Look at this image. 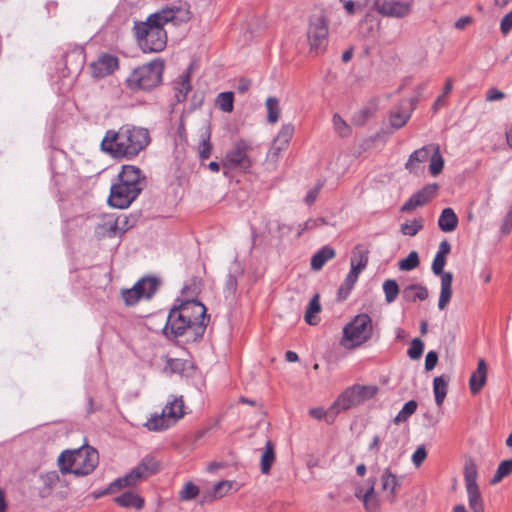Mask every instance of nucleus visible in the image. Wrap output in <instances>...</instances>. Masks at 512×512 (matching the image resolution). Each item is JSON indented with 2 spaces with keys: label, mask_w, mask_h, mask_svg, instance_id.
Returning <instances> with one entry per match:
<instances>
[{
  "label": "nucleus",
  "mask_w": 512,
  "mask_h": 512,
  "mask_svg": "<svg viewBox=\"0 0 512 512\" xmlns=\"http://www.w3.org/2000/svg\"><path fill=\"white\" fill-rule=\"evenodd\" d=\"M191 18L189 9L171 6L163 7L150 14L146 20H135L132 33L137 46L143 53H159L167 46V31L165 26L172 23L180 26Z\"/></svg>",
  "instance_id": "1"
},
{
  "label": "nucleus",
  "mask_w": 512,
  "mask_h": 512,
  "mask_svg": "<svg viewBox=\"0 0 512 512\" xmlns=\"http://www.w3.org/2000/svg\"><path fill=\"white\" fill-rule=\"evenodd\" d=\"M150 143L147 129L124 125L118 131L107 130L100 149L114 159L132 160Z\"/></svg>",
  "instance_id": "2"
},
{
  "label": "nucleus",
  "mask_w": 512,
  "mask_h": 512,
  "mask_svg": "<svg viewBox=\"0 0 512 512\" xmlns=\"http://www.w3.org/2000/svg\"><path fill=\"white\" fill-rule=\"evenodd\" d=\"M99 464V454L91 446L65 450L58 457V466L62 474H74L77 477L91 474Z\"/></svg>",
  "instance_id": "3"
},
{
  "label": "nucleus",
  "mask_w": 512,
  "mask_h": 512,
  "mask_svg": "<svg viewBox=\"0 0 512 512\" xmlns=\"http://www.w3.org/2000/svg\"><path fill=\"white\" fill-rule=\"evenodd\" d=\"M165 62L156 58L136 67L126 79L127 87L132 91H151L162 83Z\"/></svg>",
  "instance_id": "4"
},
{
  "label": "nucleus",
  "mask_w": 512,
  "mask_h": 512,
  "mask_svg": "<svg viewBox=\"0 0 512 512\" xmlns=\"http://www.w3.org/2000/svg\"><path fill=\"white\" fill-rule=\"evenodd\" d=\"M207 323L190 322L179 309L174 306L170 309L163 333L167 338H178L190 335L193 341L201 339L205 333Z\"/></svg>",
  "instance_id": "5"
},
{
  "label": "nucleus",
  "mask_w": 512,
  "mask_h": 512,
  "mask_svg": "<svg viewBox=\"0 0 512 512\" xmlns=\"http://www.w3.org/2000/svg\"><path fill=\"white\" fill-rule=\"evenodd\" d=\"M372 319L368 314H359L343 328L341 345L354 349L367 342L372 336Z\"/></svg>",
  "instance_id": "6"
},
{
  "label": "nucleus",
  "mask_w": 512,
  "mask_h": 512,
  "mask_svg": "<svg viewBox=\"0 0 512 512\" xmlns=\"http://www.w3.org/2000/svg\"><path fill=\"white\" fill-rule=\"evenodd\" d=\"M328 36L329 24L325 15L323 13L312 15L307 29L310 52L315 55L324 53L329 42Z\"/></svg>",
  "instance_id": "7"
},
{
  "label": "nucleus",
  "mask_w": 512,
  "mask_h": 512,
  "mask_svg": "<svg viewBox=\"0 0 512 512\" xmlns=\"http://www.w3.org/2000/svg\"><path fill=\"white\" fill-rule=\"evenodd\" d=\"M463 474L468 495L469 507L473 512H485L483 499L477 484V465L473 459L470 458L465 462Z\"/></svg>",
  "instance_id": "8"
},
{
  "label": "nucleus",
  "mask_w": 512,
  "mask_h": 512,
  "mask_svg": "<svg viewBox=\"0 0 512 512\" xmlns=\"http://www.w3.org/2000/svg\"><path fill=\"white\" fill-rule=\"evenodd\" d=\"M446 256L436 254L432 262V272L436 276L441 277V291L438 301V308L444 310L449 304L452 297V281L453 275L451 272H445Z\"/></svg>",
  "instance_id": "9"
},
{
  "label": "nucleus",
  "mask_w": 512,
  "mask_h": 512,
  "mask_svg": "<svg viewBox=\"0 0 512 512\" xmlns=\"http://www.w3.org/2000/svg\"><path fill=\"white\" fill-rule=\"evenodd\" d=\"M250 149V145L245 140H238L227 152L223 166L230 169L248 170L251 167V160L248 157Z\"/></svg>",
  "instance_id": "10"
},
{
  "label": "nucleus",
  "mask_w": 512,
  "mask_h": 512,
  "mask_svg": "<svg viewBox=\"0 0 512 512\" xmlns=\"http://www.w3.org/2000/svg\"><path fill=\"white\" fill-rule=\"evenodd\" d=\"M376 11L386 17L403 18L411 13L412 5L410 2L393 0H376L374 2Z\"/></svg>",
  "instance_id": "11"
},
{
  "label": "nucleus",
  "mask_w": 512,
  "mask_h": 512,
  "mask_svg": "<svg viewBox=\"0 0 512 512\" xmlns=\"http://www.w3.org/2000/svg\"><path fill=\"white\" fill-rule=\"evenodd\" d=\"M138 196L137 189L130 190L129 188H124L114 183L110 189L108 204L114 208L125 209L128 208Z\"/></svg>",
  "instance_id": "12"
},
{
  "label": "nucleus",
  "mask_w": 512,
  "mask_h": 512,
  "mask_svg": "<svg viewBox=\"0 0 512 512\" xmlns=\"http://www.w3.org/2000/svg\"><path fill=\"white\" fill-rule=\"evenodd\" d=\"M145 282L147 281L138 280L132 288L121 290L122 299L127 306L135 305L141 298L150 299L156 293L157 283L155 281H150L149 293H144L143 284Z\"/></svg>",
  "instance_id": "13"
},
{
  "label": "nucleus",
  "mask_w": 512,
  "mask_h": 512,
  "mask_svg": "<svg viewBox=\"0 0 512 512\" xmlns=\"http://www.w3.org/2000/svg\"><path fill=\"white\" fill-rule=\"evenodd\" d=\"M119 68L118 57L105 53L90 64L91 75L100 79L113 74Z\"/></svg>",
  "instance_id": "14"
},
{
  "label": "nucleus",
  "mask_w": 512,
  "mask_h": 512,
  "mask_svg": "<svg viewBox=\"0 0 512 512\" xmlns=\"http://www.w3.org/2000/svg\"><path fill=\"white\" fill-rule=\"evenodd\" d=\"M439 189L437 183L424 186L421 190L414 193L401 207L402 212H410L413 209L423 206L434 198Z\"/></svg>",
  "instance_id": "15"
},
{
  "label": "nucleus",
  "mask_w": 512,
  "mask_h": 512,
  "mask_svg": "<svg viewBox=\"0 0 512 512\" xmlns=\"http://www.w3.org/2000/svg\"><path fill=\"white\" fill-rule=\"evenodd\" d=\"M403 477L394 474L390 468H386L381 475V486L385 492V500L390 504L397 501L399 488L402 484Z\"/></svg>",
  "instance_id": "16"
},
{
  "label": "nucleus",
  "mask_w": 512,
  "mask_h": 512,
  "mask_svg": "<svg viewBox=\"0 0 512 512\" xmlns=\"http://www.w3.org/2000/svg\"><path fill=\"white\" fill-rule=\"evenodd\" d=\"M190 322L207 323L206 307L197 300H186L176 306Z\"/></svg>",
  "instance_id": "17"
},
{
  "label": "nucleus",
  "mask_w": 512,
  "mask_h": 512,
  "mask_svg": "<svg viewBox=\"0 0 512 512\" xmlns=\"http://www.w3.org/2000/svg\"><path fill=\"white\" fill-rule=\"evenodd\" d=\"M487 364L484 359L478 361L477 369L472 373L469 379V386L472 394H478L486 384Z\"/></svg>",
  "instance_id": "18"
},
{
  "label": "nucleus",
  "mask_w": 512,
  "mask_h": 512,
  "mask_svg": "<svg viewBox=\"0 0 512 512\" xmlns=\"http://www.w3.org/2000/svg\"><path fill=\"white\" fill-rule=\"evenodd\" d=\"M359 405V400L356 398V393L353 387H348L334 402L332 410H336L334 415L340 411L348 410L354 406Z\"/></svg>",
  "instance_id": "19"
},
{
  "label": "nucleus",
  "mask_w": 512,
  "mask_h": 512,
  "mask_svg": "<svg viewBox=\"0 0 512 512\" xmlns=\"http://www.w3.org/2000/svg\"><path fill=\"white\" fill-rule=\"evenodd\" d=\"M336 256V251L329 245L320 248L311 258V269L320 271L323 266Z\"/></svg>",
  "instance_id": "20"
},
{
  "label": "nucleus",
  "mask_w": 512,
  "mask_h": 512,
  "mask_svg": "<svg viewBox=\"0 0 512 512\" xmlns=\"http://www.w3.org/2000/svg\"><path fill=\"white\" fill-rule=\"evenodd\" d=\"M369 487L365 491V499L362 503L366 512H378L380 510V500L375 492V478L368 479Z\"/></svg>",
  "instance_id": "21"
},
{
  "label": "nucleus",
  "mask_w": 512,
  "mask_h": 512,
  "mask_svg": "<svg viewBox=\"0 0 512 512\" xmlns=\"http://www.w3.org/2000/svg\"><path fill=\"white\" fill-rule=\"evenodd\" d=\"M458 216L452 208H444L438 219V226L443 232H452L458 226Z\"/></svg>",
  "instance_id": "22"
},
{
  "label": "nucleus",
  "mask_w": 512,
  "mask_h": 512,
  "mask_svg": "<svg viewBox=\"0 0 512 512\" xmlns=\"http://www.w3.org/2000/svg\"><path fill=\"white\" fill-rule=\"evenodd\" d=\"M118 179H125L127 181L135 182V184H140V186L143 188L146 184V178L142 171L133 165L122 166V170L118 174Z\"/></svg>",
  "instance_id": "23"
},
{
  "label": "nucleus",
  "mask_w": 512,
  "mask_h": 512,
  "mask_svg": "<svg viewBox=\"0 0 512 512\" xmlns=\"http://www.w3.org/2000/svg\"><path fill=\"white\" fill-rule=\"evenodd\" d=\"M184 402L182 397L174 398L172 401L168 402L166 406L163 408L164 414L171 420L172 424L176 423L180 418L184 415Z\"/></svg>",
  "instance_id": "24"
},
{
  "label": "nucleus",
  "mask_w": 512,
  "mask_h": 512,
  "mask_svg": "<svg viewBox=\"0 0 512 512\" xmlns=\"http://www.w3.org/2000/svg\"><path fill=\"white\" fill-rule=\"evenodd\" d=\"M449 380V376L445 374L435 377L433 380V392L438 406H441L445 400Z\"/></svg>",
  "instance_id": "25"
},
{
  "label": "nucleus",
  "mask_w": 512,
  "mask_h": 512,
  "mask_svg": "<svg viewBox=\"0 0 512 512\" xmlns=\"http://www.w3.org/2000/svg\"><path fill=\"white\" fill-rule=\"evenodd\" d=\"M114 501L122 507H134L140 510L144 506V499L131 491L124 492L123 494L115 497Z\"/></svg>",
  "instance_id": "26"
},
{
  "label": "nucleus",
  "mask_w": 512,
  "mask_h": 512,
  "mask_svg": "<svg viewBox=\"0 0 512 512\" xmlns=\"http://www.w3.org/2000/svg\"><path fill=\"white\" fill-rule=\"evenodd\" d=\"M321 312L320 295L316 293L310 300L304 315L309 325H317L320 321L318 314Z\"/></svg>",
  "instance_id": "27"
},
{
  "label": "nucleus",
  "mask_w": 512,
  "mask_h": 512,
  "mask_svg": "<svg viewBox=\"0 0 512 512\" xmlns=\"http://www.w3.org/2000/svg\"><path fill=\"white\" fill-rule=\"evenodd\" d=\"M43 486L39 489V496L46 498L51 495L54 487L60 480V477L56 471H50L40 476Z\"/></svg>",
  "instance_id": "28"
},
{
  "label": "nucleus",
  "mask_w": 512,
  "mask_h": 512,
  "mask_svg": "<svg viewBox=\"0 0 512 512\" xmlns=\"http://www.w3.org/2000/svg\"><path fill=\"white\" fill-rule=\"evenodd\" d=\"M435 145H427L423 146L418 150H415L410 156L408 161L405 164L406 169L409 171L415 170L416 163L425 162L430 157L431 149H433Z\"/></svg>",
  "instance_id": "29"
},
{
  "label": "nucleus",
  "mask_w": 512,
  "mask_h": 512,
  "mask_svg": "<svg viewBox=\"0 0 512 512\" xmlns=\"http://www.w3.org/2000/svg\"><path fill=\"white\" fill-rule=\"evenodd\" d=\"M403 298L412 302L416 299L424 301L428 298V290L421 284H411L403 290Z\"/></svg>",
  "instance_id": "30"
},
{
  "label": "nucleus",
  "mask_w": 512,
  "mask_h": 512,
  "mask_svg": "<svg viewBox=\"0 0 512 512\" xmlns=\"http://www.w3.org/2000/svg\"><path fill=\"white\" fill-rule=\"evenodd\" d=\"M159 466V461L155 457L146 455L142 458L136 468L141 472V474H143L144 478L146 479L147 477L157 473Z\"/></svg>",
  "instance_id": "31"
},
{
  "label": "nucleus",
  "mask_w": 512,
  "mask_h": 512,
  "mask_svg": "<svg viewBox=\"0 0 512 512\" xmlns=\"http://www.w3.org/2000/svg\"><path fill=\"white\" fill-rule=\"evenodd\" d=\"M171 420L162 411L161 414H155L145 423V426L150 431H163L172 426Z\"/></svg>",
  "instance_id": "32"
},
{
  "label": "nucleus",
  "mask_w": 512,
  "mask_h": 512,
  "mask_svg": "<svg viewBox=\"0 0 512 512\" xmlns=\"http://www.w3.org/2000/svg\"><path fill=\"white\" fill-rule=\"evenodd\" d=\"M191 90L190 74L189 72L183 73L179 76V82L175 87V99L178 103L184 102Z\"/></svg>",
  "instance_id": "33"
},
{
  "label": "nucleus",
  "mask_w": 512,
  "mask_h": 512,
  "mask_svg": "<svg viewBox=\"0 0 512 512\" xmlns=\"http://www.w3.org/2000/svg\"><path fill=\"white\" fill-rule=\"evenodd\" d=\"M275 461L274 445L271 440L265 443V449L261 456V472L265 475L270 473L272 464Z\"/></svg>",
  "instance_id": "34"
},
{
  "label": "nucleus",
  "mask_w": 512,
  "mask_h": 512,
  "mask_svg": "<svg viewBox=\"0 0 512 512\" xmlns=\"http://www.w3.org/2000/svg\"><path fill=\"white\" fill-rule=\"evenodd\" d=\"M368 260L369 251L363 246L357 245L353 251V256L351 257V266L354 265L355 268L362 271L366 268Z\"/></svg>",
  "instance_id": "35"
},
{
  "label": "nucleus",
  "mask_w": 512,
  "mask_h": 512,
  "mask_svg": "<svg viewBox=\"0 0 512 512\" xmlns=\"http://www.w3.org/2000/svg\"><path fill=\"white\" fill-rule=\"evenodd\" d=\"M376 110V105L374 103H370L354 114L352 122L357 126H363L368 119L375 115Z\"/></svg>",
  "instance_id": "36"
},
{
  "label": "nucleus",
  "mask_w": 512,
  "mask_h": 512,
  "mask_svg": "<svg viewBox=\"0 0 512 512\" xmlns=\"http://www.w3.org/2000/svg\"><path fill=\"white\" fill-rule=\"evenodd\" d=\"M210 129L207 127L200 135V143L198 146V154L201 161L210 157L212 151V144L210 143Z\"/></svg>",
  "instance_id": "37"
},
{
  "label": "nucleus",
  "mask_w": 512,
  "mask_h": 512,
  "mask_svg": "<svg viewBox=\"0 0 512 512\" xmlns=\"http://www.w3.org/2000/svg\"><path fill=\"white\" fill-rule=\"evenodd\" d=\"M355 393H356V398L357 400H359V405L371 398H373L377 392H378V387L375 386V385H353L352 386Z\"/></svg>",
  "instance_id": "38"
},
{
  "label": "nucleus",
  "mask_w": 512,
  "mask_h": 512,
  "mask_svg": "<svg viewBox=\"0 0 512 512\" xmlns=\"http://www.w3.org/2000/svg\"><path fill=\"white\" fill-rule=\"evenodd\" d=\"M444 168V159L440 153V148L438 145L433 147V153L430 157V165L429 171L432 176L439 175Z\"/></svg>",
  "instance_id": "39"
},
{
  "label": "nucleus",
  "mask_w": 512,
  "mask_h": 512,
  "mask_svg": "<svg viewBox=\"0 0 512 512\" xmlns=\"http://www.w3.org/2000/svg\"><path fill=\"white\" fill-rule=\"evenodd\" d=\"M383 291L385 294L386 302L390 304V303H393L397 299V297L400 293V288H399L398 283L395 280L387 279L383 283Z\"/></svg>",
  "instance_id": "40"
},
{
  "label": "nucleus",
  "mask_w": 512,
  "mask_h": 512,
  "mask_svg": "<svg viewBox=\"0 0 512 512\" xmlns=\"http://www.w3.org/2000/svg\"><path fill=\"white\" fill-rule=\"evenodd\" d=\"M234 94L233 92H221L218 94L216 99V105L221 109L223 112L230 113L233 111L234 108Z\"/></svg>",
  "instance_id": "41"
},
{
  "label": "nucleus",
  "mask_w": 512,
  "mask_h": 512,
  "mask_svg": "<svg viewBox=\"0 0 512 512\" xmlns=\"http://www.w3.org/2000/svg\"><path fill=\"white\" fill-rule=\"evenodd\" d=\"M418 407V404L415 400H409L404 404L402 409L394 418L395 424H400L405 422L411 415H413Z\"/></svg>",
  "instance_id": "42"
},
{
  "label": "nucleus",
  "mask_w": 512,
  "mask_h": 512,
  "mask_svg": "<svg viewBox=\"0 0 512 512\" xmlns=\"http://www.w3.org/2000/svg\"><path fill=\"white\" fill-rule=\"evenodd\" d=\"M267 120L269 123H276L280 118L279 101L276 97H268L266 100Z\"/></svg>",
  "instance_id": "43"
},
{
  "label": "nucleus",
  "mask_w": 512,
  "mask_h": 512,
  "mask_svg": "<svg viewBox=\"0 0 512 512\" xmlns=\"http://www.w3.org/2000/svg\"><path fill=\"white\" fill-rule=\"evenodd\" d=\"M511 473H512V459L504 460L499 464L490 483L492 485H495V484L499 483L504 477H507Z\"/></svg>",
  "instance_id": "44"
},
{
  "label": "nucleus",
  "mask_w": 512,
  "mask_h": 512,
  "mask_svg": "<svg viewBox=\"0 0 512 512\" xmlns=\"http://www.w3.org/2000/svg\"><path fill=\"white\" fill-rule=\"evenodd\" d=\"M411 116L410 111H401L400 108H396L391 111L390 123L392 127L399 129L403 127Z\"/></svg>",
  "instance_id": "45"
},
{
  "label": "nucleus",
  "mask_w": 512,
  "mask_h": 512,
  "mask_svg": "<svg viewBox=\"0 0 512 512\" xmlns=\"http://www.w3.org/2000/svg\"><path fill=\"white\" fill-rule=\"evenodd\" d=\"M199 492V487L195 485L192 481H188L179 491L178 498L180 501H190L195 499L198 496Z\"/></svg>",
  "instance_id": "46"
},
{
  "label": "nucleus",
  "mask_w": 512,
  "mask_h": 512,
  "mask_svg": "<svg viewBox=\"0 0 512 512\" xmlns=\"http://www.w3.org/2000/svg\"><path fill=\"white\" fill-rule=\"evenodd\" d=\"M420 264L419 255L416 251H411L408 256L402 259L398 266L401 271H411L417 268Z\"/></svg>",
  "instance_id": "47"
},
{
  "label": "nucleus",
  "mask_w": 512,
  "mask_h": 512,
  "mask_svg": "<svg viewBox=\"0 0 512 512\" xmlns=\"http://www.w3.org/2000/svg\"><path fill=\"white\" fill-rule=\"evenodd\" d=\"M423 229V219H414L411 223L401 224L400 231L403 235L415 236L419 231Z\"/></svg>",
  "instance_id": "48"
},
{
  "label": "nucleus",
  "mask_w": 512,
  "mask_h": 512,
  "mask_svg": "<svg viewBox=\"0 0 512 512\" xmlns=\"http://www.w3.org/2000/svg\"><path fill=\"white\" fill-rule=\"evenodd\" d=\"M293 134L294 126L292 124H284L274 140L287 147Z\"/></svg>",
  "instance_id": "49"
},
{
  "label": "nucleus",
  "mask_w": 512,
  "mask_h": 512,
  "mask_svg": "<svg viewBox=\"0 0 512 512\" xmlns=\"http://www.w3.org/2000/svg\"><path fill=\"white\" fill-rule=\"evenodd\" d=\"M336 410H332V406L328 409V410H324L323 408H313L309 411L310 415L317 419V420H321V419H325L327 423H332L335 416L334 415V412Z\"/></svg>",
  "instance_id": "50"
},
{
  "label": "nucleus",
  "mask_w": 512,
  "mask_h": 512,
  "mask_svg": "<svg viewBox=\"0 0 512 512\" xmlns=\"http://www.w3.org/2000/svg\"><path fill=\"white\" fill-rule=\"evenodd\" d=\"M232 485H233L232 481H228V480L220 481L214 485L210 496L213 499L221 498L228 493V491L232 488Z\"/></svg>",
  "instance_id": "51"
},
{
  "label": "nucleus",
  "mask_w": 512,
  "mask_h": 512,
  "mask_svg": "<svg viewBox=\"0 0 512 512\" xmlns=\"http://www.w3.org/2000/svg\"><path fill=\"white\" fill-rule=\"evenodd\" d=\"M423 350H424L423 341L419 338H415L411 341V344L407 351V354L412 360H417L422 356Z\"/></svg>",
  "instance_id": "52"
},
{
  "label": "nucleus",
  "mask_w": 512,
  "mask_h": 512,
  "mask_svg": "<svg viewBox=\"0 0 512 512\" xmlns=\"http://www.w3.org/2000/svg\"><path fill=\"white\" fill-rule=\"evenodd\" d=\"M125 487H130L125 476L117 478L103 491V494L113 493L116 490H120Z\"/></svg>",
  "instance_id": "53"
},
{
  "label": "nucleus",
  "mask_w": 512,
  "mask_h": 512,
  "mask_svg": "<svg viewBox=\"0 0 512 512\" xmlns=\"http://www.w3.org/2000/svg\"><path fill=\"white\" fill-rule=\"evenodd\" d=\"M333 125L336 131H338L341 136H344L349 132V126L347 125L346 121L341 118L339 114L333 115Z\"/></svg>",
  "instance_id": "54"
},
{
  "label": "nucleus",
  "mask_w": 512,
  "mask_h": 512,
  "mask_svg": "<svg viewBox=\"0 0 512 512\" xmlns=\"http://www.w3.org/2000/svg\"><path fill=\"white\" fill-rule=\"evenodd\" d=\"M426 458H427L426 448L423 445H421L413 453L412 462L416 467H420Z\"/></svg>",
  "instance_id": "55"
},
{
  "label": "nucleus",
  "mask_w": 512,
  "mask_h": 512,
  "mask_svg": "<svg viewBox=\"0 0 512 512\" xmlns=\"http://www.w3.org/2000/svg\"><path fill=\"white\" fill-rule=\"evenodd\" d=\"M322 187L323 182L318 181L317 184L307 193L305 197V202L307 205H312L316 201Z\"/></svg>",
  "instance_id": "56"
},
{
  "label": "nucleus",
  "mask_w": 512,
  "mask_h": 512,
  "mask_svg": "<svg viewBox=\"0 0 512 512\" xmlns=\"http://www.w3.org/2000/svg\"><path fill=\"white\" fill-rule=\"evenodd\" d=\"M125 477L127 478L129 486H134L141 480L145 479L143 474H141V472L136 467L127 473Z\"/></svg>",
  "instance_id": "57"
},
{
  "label": "nucleus",
  "mask_w": 512,
  "mask_h": 512,
  "mask_svg": "<svg viewBox=\"0 0 512 512\" xmlns=\"http://www.w3.org/2000/svg\"><path fill=\"white\" fill-rule=\"evenodd\" d=\"M125 477L127 478L129 486H134L141 480L145 479L143 474H141V472L136 467L127 473Z\"/></svg>",
  "instance_id": "58"
},
{
  "label": "nucleus",
  "mask_w": 512,
  "mask_h": 512,
  "mask_svg": "<svg viewBox=\"0 0 512 512\" xmlns=\"http://www.w3.org/2000/svg\"><path fill=\"white\" fill-rule=\"evenodd\" d=\"M438 353L436 351H429L425 358V370L431 371L438 363Z\"/></svg>",
  "instance_id": "59"
},
{
  "label": "nucleus",
  "mask_w": 512,
  "mask_h": 512,
  "mask_svg": "<svg viewBox=\"0 0 512 512\" xmlns=\"http://www.w3.org/2000/svg\"><path fill=\"white\" fill-rule=\"evenodd\" d=\"M360 273H361V270L355 268L354 265L351 266V270L348 273V275L346 276V278H345L343 283H345V285L353 288L355 283L358 280V277H359Z\"/></svg>",
  "instance_id": "60"
},
{
  "label": "nucleus",
  "mask_w": 512,
  "mask_h": 512,
  "mask_svg": "<svg viewBox=\"0 0 512 512\" xmlns=\"http://www.w3.org/2000/svg\"><path fill=\"white\" fill-rule=\"evenodd\" d=\"M500 30L504 35H507L512 30V10L502 18Z\"/></svg>",
  "instance_id": "61"
},
{
  "label": "nucleus",
  "mask_w": 512,
  "mask_h": 512,
  "mask_svg": "<svg viewBox=\"0 0 512 512\" xmlns=\"http://www.w3.org/2000/svg\"><path fill=\"white\" fill-rule=\"evenodd\" d=\"M512 230V204L509 207V210L503 220V223L501 225V232L502 234H509Z\"/></svg>",
  "instance_id": "62"
},
{
  "label": "nucleus",
  "mask_w": 512,
  "mask_h": 512,
  "mask_svg": "<svg viewBox=\"0 0 512 512\" xmlns=\"http://www.w3.org/2000/svg\"><path fill=\"white\" fill-rule=\"evenodd\" d=\"M324 223H325V221L323 218L309 219L299 225L300 231H299L298 235H300L305 230L312 229V228L318 226L319 224H324Z\"/></svg>",
  "instance_id": "63"
},
{
  "label": "nucleus",
  "mask_w": 512,
  "mask_h": 512,
  "mask_svg": "<svg viewBox=\"0 0 512 512\" xmlns=\"http://www.w3.org/2000/svg\"><path fill=\"white\" fill-rule=\"evenodd\" d=\"M237 278L234 274H228L226 284H225V291L229 292L230 294H234L237 290Z\"/></svg>",
  "instance_id": "64"
}]
</instances>
